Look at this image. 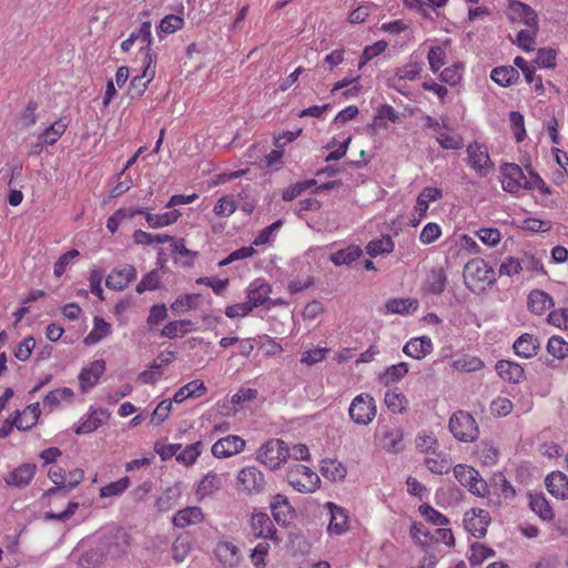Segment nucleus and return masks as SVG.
I'll return each mask as SVG.
<instances>
[{
  "instance_id": "f257e3e1",
  "label": "nucleus",
  "mask_w": 568,
  "mask_h": 568,
  "mask_svg": "<svg viewBox=\"0 0 568 568\" xmlns=\"http://www.w3.org/2000/svg\"><path fill=\"white\" fill-rule=\"evenodd\" d=\"M98 545L106 558H118L128 551L130 535L123 528H112L100 537Z\"/></svg>"
},
{
  "instance_id": "f03ea898",
  "label": "nucleus",
  "mask_w": 568,
  "mask_h": 568,
  "mask_svg": "<svg viewBox=\"0 0 568 568\" xmlns=\"http://www.w3.org/2000/svg\"><path fill=\"white\" fill-rule=\"evenodd\" d=\"M448 427L456 439L465 443L474 442L479 434L475 418L464 410H458L453 414Z\"/></svg>"
},
{
  "instance_id": "7ed1b4c3",
  "label": "nucleus",
  "mask_w": 568,
  "mask_h": 568,
  "mask_svg": "<svg viewBox=\"0 0 568 568\" xmlns=\"http://www.w3.org/2000/svg\"><path fill=\"white\" fill-rule=\"evenodd\" d=\"M291 457L288 445L282 439L267 440L258 452V459L270 469H277Z\"/></svg>"
},
{
  "instance_id": "20e7f679",
  "label": "nucleus",
  "mask_w": 568,
  "mask_h": 568,
  "mask_svg": "<svg viewBox=\"0 0 568 568\" xmlns=\"http://www.w3.org/2000/svg\"><path fill=\"white\" fill-rule=\"evenodd\" d=\"M290 485L297 491L307 494L316 490L321 479L310 467L296 464L287 471Z\"/></svg>"
},
{
  "instance_id": "39448f33",
  "label": "nucleus",
  "mask_w": 568,
  "mask_h": 568,
  "mask_svg": "<svg viewBox=\"0 0 568 568\" xmlns=\"http://www.w3.org/2000/svg\"><path fill=\"white\" fill-rule=\"evenodd\" d=\"M349 417L357 425H367L376 416V405L369 394H359L351 403Z\"/></svg>"
},
{
  "instance_id": "423d86ee",
  "label": "nucleus",
  "mask_w": 568,
  "mask_h": 568,
  "mask_svg": "<svg viewBox=\"0 0 568 568\" xmlns=\"http://www.w3.org/2000/svg\"><path fill=\"white\" fill-rule=\"evenodd\" d=\"M410 536L423 546L430 542H444L447 546L455 545L453 531L448 528H436L434 531H429L423 524L414 523L410 527Z\"/></svg>"
},
{
  "instance_id": "0eeeda50",
  "label": "nucleus",
  "mask_w": 568,
  "mask_h": 568,
  "mask_svg": "<svg viewBox=\"0 0 568 568\" xmlns=\"http://www.w3.org/2000/svg\"><path fill=\"white\" fill-rule=\"evenodd\" d=\"M464 277L491 285L496 282L495 271L484 258H473L464 267Z\"/></svg>"
},
{
  "instance_id": "6e6552de",
  "label": "nucleus",
  "mask_w": 568,
  "mask_h": 568,
  "mask_svg": "<svg viewBox=\"0 0 568 568\" xmlns=\"http://www.w3.org/2000/svg\"><path fill=\"white\" fill-rule=\"evenodd\" d=\"M144 63L145 67L142 74L133 77L130 82L132 98H140L155 75V54L148 53V59H144Z\"/></svg>"
},
{
  "instance_id": "1a4fd4ad",
  "label": "nucleus",
  "mask_w": 568,
  "mask_h": 568,
  "mask_svg": "<svg viewBox=\"0 0 568 568\" xmlns=\"http://www.w3.org/2000/svg\"><path fill=\"white\" fill-rule=\"evenodd\" d=\"M468 164L480 176L487 174V169L491 165V161L486 148L477 142H473L467 148Z\"/></svg>"
},
{
  "instance_id": "9d476101",
  "label": "nucleus",
  "mask_w": 568,
  "mask_h": 568,
  "mask_svg": "<svg viewBox=\"0 0 568 568\" xmlns=\"http://www.w3.org/2000/svg\"><path fill=\"white\" fill-rule=\"evenodd\" d=\"M37 471V465L33 463H24L10 471L4 481L8 486L24 488L33 479Z\"/></svg>"
},
{
  "instance_id": "9b49d317",
  "label": "nucleus",
  "mask_w": 568,
  "mask_h": 568,
  "mask_svg": "<svg viewBox=\"0 0 568 568\" xmlns=\"http://www.w3.org/2000/svg\"><path fill=\"white\" fill-rule=\"evenodd\" d=\"M503 187L506 192L516 193L523 189L525 173L523 169L515 163H505L501 166Z\"/></svg>"
},
{
  "instance_id": "f8f14e48",
  "label": "nucleus",
  "mask_w": 568,
  "mask_h": 568,
  "mask_svg": "<svg viewBox=\"0 0 568 568\" xmlns=\"http://www.w3.org/2000/svg\"><path fill=\"white\" fill-rule=\"evenodd\" d=\"M244 447V439L236 435H229L214 443L212 454L217 458H225L242 452Z\"/></svg>"
},
{
  "instance_id": "ddd939ff",
  "label": "nucleus",
  "mask_w": 568,
  "mask_h": 568,
  "mask_svg": "<svg viewBox=\"0 0 568 568\" xmlns=\"http://www.w3.org/2000/svg\"><path fill=\"white\" fill-rule=\"evenodd\" d=\"M239 481L243 488L248 493H261L265 486L263 473L255 466L243 468L237 475Z\"/></svg>"
},
{
  "instance_id": "4468645a",
  "label": "nucleus",
  "mask_w": 568,
  "mask_h": 568,
  "mask_svg": "<svg viewBox=\"0 0 568 568\" xmlns=\"http://www.w3.org/2000/svg\"><path fill=\"white\" fill-rule=\"evenodd\" d=\"M473 516L468 517V513L465 515V527L471 532V535L478 539L484 538L487 532V527L490 523V516L488 511L479 509L477 513L475 509L471 510Z\"/></svg>"
},
{
  "instance_id": "2eb2a0df",
  "label": "nucleus",
  "mask_w": 568,
  "mask_h": 568,
  "mask_svg": "<svg viewBox=\"0 0 568 568\" xmlns=\"http://www.w3.org/2000/svg\"><path fill=\"white\" fill-rule=\"evenodd\" d=\"M495 369L499 377L507 383L519 384L525 379L524 367L518 363L499 359L495 365Z\"/></svg>"
},
{
  "instance_id": "dca6fc26",
  "label": "nucleus",
  "mask_w": 568,
  "mask_h": 568,
  "mask_svg": "<svg viewBox=\"0 0 568 568\" xmlns=\"http://www.w3.org/2000/svg\"><path fill=\"white\" fill-rule=\"evenodd\" d=\"M136 271L132 265H124L121 268H114L106 277L105 284L112 290H123L135 278Z\"/></svg>"
},
{
  "instance_id": "f3484780",
  "label": "nucleus",
  "mask_w": 568,
  "mask_h": 568,
  "mask_svg": "<svg viewBox=\"0 0 568 568\" xmlns=\"http://www.w3.org/2000/svg\"><path fill=\"white\" fill-rule=\"evenodd\" d=\"M105 371L104 359L93 361L90 367L83 368L79 375L80 389L85 393L88 387L94 386Z\"/></svg>"
},
{
  "instance_id": "a211bd4d",
  "label": "nucleus",
  "mask_w": 568,
  "mask_h": 568,
  "mask_svg": "<svg viewBox=\"0 0 568 568\" xmlns=\"http://www.w3.org/2000/svg\"><path fill=\"white\" fill-rule=\"evenodd\" d=\"M513 348L516 355L531 358L538 354L540 342L536 336L525 333L515 341Z\"/></svg>"
},
{
  "instance_id": "6ab92c4d",
  "label": "nucleus",
  "mask_w": 568,
  "mask_h": 568,
  "mask_svg": "<svg viewBox=\"0 0 568 568\" xmlns=\"http://www.w3.org/2000/svg\"><path fill=\"white\" fill-rule=\"evenodd\" d=\"M272 515L280 525H286L293 517L294 508L286 496L277 494L271 501Z\"/></svg>"
},
{
  "instance_id": "aec40b11",
  "label": "nucleus",
  "mask_w": 568,
  "mask_h": 568,
  "mask_svg": "<svg viewBox=\"0 0 568 568\" xmlns=\"http://www.w3.org/2000/svg\"><path fill=\"white\" fill-rule=\"evenodd\" d=\"M509 9L513 13V18H519L527 27L537 32L538 17L536 11L530 6L517 0H511L509 2Z\"/></svg>"
},
{
  "instance_id": "412c9836",
  "label": "nucleus",
  "mask_w": 568,
  "mask_h": 568,
  "mask_svg": "<svg viewBox=\"0 0 568 568\" xmlns=\"http://www.w3.org/2000/svg\"><path fill=\"white\" fill-rule=\"evenodd\" d=\"M547 490L559 499L568 498V476L561 471H552L545 479Z\"/></svg>"
},
{
  "instance_id": "4be33fe9",
  "label": "nucleus",
  "mask_w": 568,
  "mask_h": 568,
  "mask_svg": "<svg viewBox=\"0 0 568 568\" xmlns=\"http://www.w3.org/2000/svg\"><path fill=\"white\" fill-rule=\"evenodd\" d=\"M433 351V342L428 336L414 337L408 341L403 352L413 358L420 359L430 354Z\"/></svg>"
},
{
  "instance_id": "5701e85b",
  "label": "nucleus",
  "mask_w": 568,
  "mask_h": 568,
  "mask_svg": "<svg viewBox=\"0 0 568 568\" xmlns=\"http://www.w3.org/2000/svg\"><path fill=\"white\" fill-rule=\"evenodd\" d=\"M403 432L396 427H384L379 435V445L389 453H397L403 449Z\"/></svg>"
},
{
  "instance_id": "b1692460",
  "label": "nucleus",
  "mask_w": 568,
  "mask_h": 568,
  "mask_svg": "<svg viewBox=\"0 0 568 568\" xmlns=\"http://www.w3.org/2000/svg\"><path fill=\"white\" fill-rule=\"evenodd\" d=\"M251 527L256 538L273 539L276 532L271 518L264 513L252 516Z\"/></svg>"
},
{
  "instance_id": "393cba45",
  "label": "nucleus",
  "mask_w": 568,
  "mask_h": 568,
  "mask_svg": "<svg viewBox=\"0 0 568 568\" xmlns=\"http://www.w3.org/2000/svg\"><path fill=\"white\" fill-rule=\"evenodd\" d=\"M270 284L257 280L251 283V285L247 288V302L250 303L252 308L258 307L270 301Z\"/></svg>"
},
{
  "instance_id": "a878e982",
  "label": "nucleus",
  "mask_w": 568,
  "mask_h": 568,
  "mask_svg": "<svg viewBox=\"0 0 568 568\" xmlns=\"http://www.w3.org/2000/svg\"><path fill=\"white\" fill-rule=\"evenodd\" d=\"M331 511V520L328 524V531L335 535H342L347 530V513L344 508L336 506L333 503H327Z\"/></svg>"
},
{
  "instance_id": "bb28decb",
  "label": "nucleus",
  "mask_w": 568,
  "mask_h": 568,
  "mask_svg": "<svg viewBox=\"0 0 568 568\" xmlns=\"http://www.w3.org/2000/svg\"><path fill=\"white\" fill-rule=\"evenodd\" d=\"M527 306L531 313L541 315L547 308L554 306V300L544 291L532 290L528 295Z\"/></svg>"
},
{
  "instance_id": "cd10ccee",
  "label": "nucleus",
  "mask_w": 568,
  "mask_h": 568,
  "mask_svg": "<svg viewBox=\"0 0 568 568\" xmlns=\"http://www.w3.org/2000/svg\"><path fill=\"white\" fill-rule=\"evenodd\" d=\"M204 518L200 507H186L179 510L173 517V525L179 528H184L190 525L201 523Z\"/></svg>"
},
{
  "instance_id": "c85d7f7f",
  "label": "nucleus",
  "mask_w": 568,
  "mask_h": 568,
  "mask_svg": "<svg viewBox=\"0 0 568 568\" xmlns=\"http://www.w3.org/2000/svg\"><path fill=\"white\" fill-rule=\"evenodd\" d=\"M385 120H388L393 123H396L399 121L398 113L395 111V109L389 104H383L381 105L373 119V122L368 124V128L378 131L381 129H386L387 123Z\"/></svg>"
},
{
  "instance_id": "c756f323",
  "label": "nucleus",
  "mask_w": 568,
  "mask_h": 568,
  "mask_svg": "<svg viewBox=\"0 0 568 568\" xmlns=\"http://www.w3.org/2000/svg\"><path fill=\"white\" fill-rule=\"evenodd\" d=\"M207 392L206 386L200 379H194L182 386L173 396L172 400L180 404L189 397L199 398Z\"/></svg>"
},
{
  "instance_id": "7c9ffc66",
  "label": "nucleus",
  "mask_w": 568,
  "mask_h": 568,
  "mask_svg": "<svg viewBox=\"0 0 568 568\" xmlns=\"http://www.w3.org/2000/svg\"><path fill=\"white\" fill-rule=\"evenodd\" d=\"M240 549L231 541L217 544L216 556L221 562L229 567H235L240 561Z\"/></svg>"
},
{
  "instance_id": "2f4dec72",
  "label": "nucleus",
  "mask_w": 568,
  "mask_h": 568,
  "mask_svg": "<svg viewBox=\"0 0 568 568\" xmlns=\"http://www.w3.org/2000/svg\"><path fill=\"white\" fill-rule=\"evenodd\" d=\"M222 487V478L219 474L210 471L206 474L202 480L200 481L196 496L199 499H203L204 497L211 496L215 491L220 490Z\"/></svg>"
},
{
  "instance_id": "473e14b6",
  "label": "nucleus",
  "mask_w": 568,
  "mask_h": 568,
  "mask_svg": "<svg viewBox=\"0 0 568 568\" xmlns=\"http://www.w3.org/2000/svg\"><path fill=\"white\" fill-rule=\"evenodd\" d=\"M490 78L501 87H508L519 79V72L515 67L503 65L491 70Z\"/></svg>"
},
{
  "instance_id": "72a5a7b5",
  "label": "nucleus",
  "mask_w": 568,
  "mask_h": 568,
  "mask_svg": "<svg viewBox=\"0 0 568 568\" xmlns=\"http://www.w3.org/2000/svg\"><path fill=\"white\" fill-rule=\"evenodd\" d=\"M419 303L415 298H390L386 302L385 307L388 313L406 315L415 312Z\"/></svg>"
},
{
  "instance_id": "f704fd0d",
  "label": "nucleus",
  "mask_w": 568,
  "mask_h": 568,
  "mask_svg": "<svg viewBox=\"0 0 568 568\" xmlns=\"http://www.w3.org/2000/svg\"><path fill=\"white\" fill-rule=\"evenodd\" d=\"M363 251L357 245H349L346 248L338 250L329 256V261L336 265H349L352 262L361 257Z\"/></svg>"
},
{
  "instance_id": "c9c22d12",
  "label": "nucleus",
  "mask_w": 568,
  "mask_h": 568,
  "mask_svg": "<svg viewBox=\"0 0 568 568\" xmlns=\"http://www.w3.org/2000/svg\"><path fill=\"white\" fill-rule=\"evenodd\" d=\"M83 477L84 471L82 469H73L69 473L68 480H62L59 486L47 489L42 495V499H47V497H50L52 494L63 491L65 488H75L83 480Z\"/></svg>"
},
{
  "instance_id": "e433bc0d",
  "label": "nucleus",
  "mask_w": 568,
  "mask_h": 568,
  "mask_svg": "<svg viewBox=\"0 0 568 568\" xmlns=\"http://www.w3.org/2000/svg\"><path fill=\"white\" fill-rule=\"evenodd\" d=\"M181 483H176L164 490V493L156 499L155 506L160 511H166L172 508L181 497Z\"/></svg>"
},
{
  "instance_id": "4c0bfd02",
  "label": "nucleus",
  "mask_w": 568,
  "mask_h": 568,
  "mask_svg": "<svg viewBox=\"0 0 568 568\" xmlns=\"http://www.w3.org/2000/svg\"><path fill=\"white\" fill-rule=\"evenodd\" d=\"M143 214L145 215V221L149 226L153 229L171 225L181 216V212L179 210H172L163 214H152L145 211Z\"/></svg>"
},
{
  "instance_id": "58836bf2",
  "label": "nucleus",
  "mask_w": 568,
  "mask_h": 568,
  "mask_svg": "<svg viewBox=\"0 0 568 568\" xmlns=\"http://www.w3.org/2000/svg\"><path fill=\"white\" fill-rule=\"evenodd\" d=\"M447 276L443 268H433L427 276V292L434 295H440L446 287Z\"/></svg>"
},
{
  "instance_id": "ea45409f",
  "label": "nucleus",
  "mask_w": 568,
  "mask_h": 568,
  "mask_svg": "<svg viewBox=\"0 0 568 568\" xmlns=\"http://www.w3.org/2000/svg\"><path fill=\"white\" fill-rule=\"evenodd\" d=\"M346 468L342 465V463L337 460L327 459L322 462L321 474L326 479L332 481L343 480L346 476Z\"/></svg>"
},
{
  "instance_id": "a19ab883",
  "label": "nucleus",
  "mask_w": 568,
  "mask_h": 568,
  "mask_svg": "<svg viewBox=\"0 0 568 568\" xmlns=\"http://www.w3.org/2000/svg\"><path fill=\"white\" fill-rule=\"evenodd\" d=\"M529 507L536 513L542 520H552L554 511L549 506L548 500L544 494H536L530 496Z\"/></svg>"
},
{
  "instance_id": "79ce46f5",
  "label": "nucleus",
  "mask_w": 568,
  "mask_h": 568,
  "mask_svg": "<svg viewBox=\"0 0 568 568\" xmlns=\"http://www.w3.org/2000/svg\"><path fill=\"white\" fill-rule=\"evenodd\" d=\"M106 559L104 552L97 544L95 547L83 552L79 560L78 565L80 568H97Z\"/></svg>"
},
{
  "instance_id": "37998d69",
  "label": "nucleus",
  "mask_w": 568,
  "mask_h": 568,
  "mask_svg": "<svg viewBox=\"0 0 568 568\" xmlns=\"http://www.w3.org/2000/svg\"><path fill=\"white\" fill-rule=\"evenodd\" d=\"M443 197V191L438 187H424L423 191L418 194L415 209L419 212V215L423 216L428 210V204L430 201H436Z\"/></svg>"
},
{
  "instance_id": "c03bdc74",
  "label": "nucleus",
  "mask_w": 568,
  "mask_h": 568,
  "mask_svg": "<svg viewBox=\"0 0 568 568\" xmlns=\"http://www.w3.org/2000/svg\"><path fill=\"white\" fill-rule=\"evenodd\" d=\"M365 248L367 254L376 257L379 254L390 253L394 250V242L389 235H383L381 239L369 241Z\"/></svg>"
},
{
  "instance_id": "a18cd8bd",
  "label": "nucleus",
  "mask_w": 568,
  "mask_h": 568,
  "mask_svg": "<svg viewBox=\"0 0 568 568\" xmlns=\"http://www.w3.org/2000/svg\"><path fill=\"white\" fill-rule=\"evenodd\" d=\"M193 325L190 320H179L169 322L161 331V335L175 338L179 336V333L183 336L191 331V326Z\"/></svg>"
},
{
  "instance_id": "49530a36",
  "label": "nucleus",
  "mask_w": 568,
  "mask_h": 568,
  "mask_svg": "<svg viewBox=\"0 0 568 568\" xmlns=\"http://www.w3.org/2000/svg\"><path fill=\"white\" fill-rule=\"evenodd\" d=\"M105 410L100 408L93 410L79 426L74 428V433L78 435L89 434L98 429L102 425V418L100 415H104Z\"/></svg>"
},
{
  "instance_id": "de8ad7c7",
  "label": "nucleus",
  "mask_w": 568,
  "mask_h": 568,
  "mask_svg": "<svg viewBox=\"0 0 568 568\" xmlns=\"http://www.w3.org/2000/svg\"><path fill=\"white\" fill-rule=\"evenodd\" d=\"M454 475L456 479L465 487H470L473 483L479 478V473L469 466L458 464L454 467Z\"/></svg>"
},
{
  "instance_id": "09e8293b",
  "label": "nucleus",
  "mask_w": 568,
  "mask_h": 568,
  "mask_svg": "<svg viewBox=\"0 0 568 568\" xmlns=\"http://www.w3.org/2000/svg\"><path fill=\"white\" fill-rule=\"evenodd\" d=\"M547 352L557 359L568 356V343L560 336L554 335L548 339Z\"/></svg>"
},
{
  "instance_id": "8fccbe9b",
  "label": "nucleus",
  "mask_w": 568,
  "mask_h": 568,
  "mask_svg": "<svg viewBox=\"0 0 568 568\" xmlns=\"http://www.w3.org/2000/svg\"><path fill=\"white\" fill-rule=\"evenodd\" d=\"M133 240L136 244H153V243H168L173 241V236L166 234H151L142 230H136L133 233Z\"/></svg>"
},
{
  "instance_id": "3c124183",
  "label": "nucleus",
  "mask_w": 568,
  "mask_h": 568,
  "mask_svg": "<svg viewBox=\"0 0 568 568\" xmlns=\"http://www.w3.org/2000/svg\"><path fill=\"white\" fill-rule=\"evenodd\" d=\"M183 26H184L183 18L175 16V14H169L161 20V22L158 27V33L160 37L162 33L171 34V33L182 29Z\"/></svg>"
},
{
  "instance_id": "603ef678",
  "label": "nucleus",
  "mask_w": 568,
  "mask_h": 568,
  "mask_svg": "<svg viewBox=\"0 0 568 568\" xmlns=\"http://www.w3.org/2000/svg\"><path fill=\"white\" fill-rule=\"evenodd\" d=\"M408 373L407 363L403 362L397 365L389 366L384 375L381 377V381L384 385H389L390 383L398 382Z\"/></svg>"
},
{
  "instance_id": "864d4df0",
  "label": "nucleus",
  "mask_w": 568,
  "mask_h": 568,
  "mask_svg": "<svg viewBox=\"0 0 568 568\" xmlns=\"http://www.w3.org/2000/svg\"><path fill=\"white\" fill-rule=\"evenodd\" d=\"M418 509H419V513L435 526H439L440 528H444L445 526H447L449 524V519L445 515L437 511L428 504L420 505Z\"/></svg>"
},
{
  "instance_id": "5fc2aeb1",
  "label": "nucleus",
  "mask_w": 568,
  "mask_h": 568,
  "mask_svg": "<svg viewBox=\"0 0 568 568\" xmlns=\"http://www.w3.org/2000/svg\"><path fill=\"white\" fill-rule=\"evenodd\" d=\"M131 37L133 40H141L145 43V47L141 50L145 51L144 59H148V53H152L151 51V44H152V36H151V22L144 21L142 22L139 30L133 31L131 33Z\"/></svg>"
},
{
  "instance_id": "6e6d98bb",
  "label": "nucleus",
  "mask_w": 568,
  "mask_h": 568,
  "mask_svg": "<svg viewBox=\"0 0 568 568\" xmlns=\"http://www.w3.org/2000/svg\"><path fill=\"white\" fill-rule=\"evenodd\" d=\"M407 399L402 393L387 390L385 394V404L393 413H403L406 409Z\"/></svg>"
},
{
  "instance_id": "4d7b16f0",
  "label": "nucleus",
  "mask_w": 568,
  "mask_h": 568,
  "mask_svg": "<svg viewBox=\"0 0 568 568\" xmlns=\"http://www.w3.org/2000/svg\"><path fill=\"white\" fill-rule=\"evenodd\" d=\"M200 295L199 294H184L176 298L171 304V310L174 313H183L187 310L196 308L197 307V300Z\"/></svg>"
},
{
  "instance_id": "13d9d810",
  "label": "nucleus",
  "mask_w": 568,
  "mask_h": 568,
  "mask_svg": "<svg viewBox=\"0 0 568 568\" xmlns=\"http://www.w3.org/2000/svg\"><path fill=\"white\" fill-rule=\"evenodd\" d=\"M470 549L471 555L469 557V562L471 566H478L483 564L484 560H486L488 557L494 556L495 554V551L491 548L478 542L473 544Z\"/></svg>"
},
{
  "instance_id": "bf43d9fd",
  "label": "nucleus",
  "mask_w": 568,
  "mask_h": 568,
  "mask_svg": "<svg viewBox=\"0 0 568 568\" xmlns=\"http://www.w3.org/2000/svg\"><path fill=\"white\" fill-rule=\"evenodd\" d=\"M130 486V478L123 477L116 481L110 483L109 485L102 487L100 489V496L102 498L104 497H112V496H119L124 490H126Z\"/></svg>"
},
{
  "instance_id": "052dcab7",
  "label": "nucleus",
  "mask_w": 568,
  "mask_h": 568,
  "mask_svg": "<svg viewBox=\"0 0 568 568\" xmlns=\"http://www.w3.org/2000/svg\"><path fill=\"white\" fill-rule=\"evenodd\" d=\"M201 442L187 445L179 455H176V460L183 463L186 466L193 465L201 454Z\"/></svg>"
},
{
  "instance_id": "680f3d73",
  "label": "nucleus",
  "mask_w": 568,
  "mask_h": 568,
  "mask_svg": "<svg viewBox=\"0 0 568 568\" xmlns=\"http://www.w3.org/2000/svg\"><path fill=\"white\" fill-rule=\"evenodd\" d=\"M429 68L434 73H437L438 70L446 63V52L439 47H432L427 54Z\"/></svg>"
},
{
  "instance_id": "e2e57ef3",
  "label": "nucleus",
  "mask_w": 568,
  "mask_h": 568,
  "mask_svg": "<svg viewBox=\"0 0 568 568\" xmlns=\"http://www.w3.org/2000/svg\"><path fill=\"white\" fill-rule=\"evenodd\" d=\"M159 287H160V274L156 270H153L143 276V278L136 285L135 291L139 294H142L145 291H154Z\"/></svg>"
},
{
  "instance_id": "0e129e2a",
  "label": "nucleus",
  "mask_w": 568,
  "mask_h": 568,
  "mask_svg": "<svg viewBox=\"0 0 568 568\" xmlns=\"http://www.w3.org/2000/svg\"><path fill=\"white\" fill-rule=\"evenodd\" d=\"M387 45L388 44L386 41L381 40L375 42L373 45L366 47L361 55L358 68L362 69L374 57L383 53L386 50Z\"/></svg>"
},
{
  "instance_id": "69168bd1",
  "label": "nucleus",
  "mask_w": 568,
  "mask_h": 568,
  "mask_svg": "<svg viewBox=\"0 0 568 568\" xmlns=\"http://www.w3.org/2000/svg\"><path fill=\"white\" fill-rule=\"evenodd\" d=\"M80 256V252L75 248L70 250L62 254L58 261L54 263L53 266V273L57 277H60L67 270V267L70 265V263Z\"/></svg>"
},
{
  "instance_id": "338daca9",
  "label": "nucleus",
  "mask_w": 568,
  "mask_h": 568,
  "mask_svg": "<svg viewBox=\"0 0 568 568\" xmlns=\"http://www.w3.org/2000/svg\"><path fill=\"white\" fill-rule=\"evenodd\" d=\"M172 399L162 400L151 415V423L160 425L169 418L172 409Z\"/></svg>"
},
{
  "instance_id": "774afa93",
  "label": "nucleus",
  "mask_w": 568,
  "mask_h": 568,
  "mask_svg": "<svg viewBox=\"0 0 568 568\" xmlns=\"http://www.w3.org/2000/svg\"><path fill=\"white\" fill-rule=\"evenodd\" d=\"M557 52L554 49L540 48L537 51L535 62L541 68H555L556 67Z\"/></svg>"
}]
</instances>
